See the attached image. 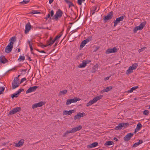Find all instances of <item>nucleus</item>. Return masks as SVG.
Segmentation results:
<instances>
[{
    "label": "nucleus",
    "mask_w": 150,
    "mask_h": 150,
    "mask_svg": "<svg viewBox=\"0 0 150 150\" xmlns=\"http://www.w3.org/2000/svg\"><path fill=\"white\" fill-rule=\"evenodd\" d=\"M16 39L15 37H12L10 39V42L5 48V51L6 52L9 53L11 52L13 48L14 42L16 40Z\"/></svg>",
    "instance_id": "nucleus-1"
},
{
    "label": "nucleus",
    "mask_w": 150,
    "mask_h": 150,
    "mask_svg": "<svg viewBox=\"0 0 150 150\" xmlns=\"http://www.w3.org/2000/svg\"><path fill=\"white\" fill-rule=\"evenodd\" d=\"M20 75L18 76V77H15L12 83V87L13 89H14L18 87L20 84L19 81L18 77Z\"/></svg>",
    "instance_id": "nucleus-2"
},
{
    "label": "nucleus",
    "mask_w": 150,
    "mask_h": 150,
    "mask_svg": "<svg viewBox=\"0 0 150 150\" xmlns=\"http://www.w3.org/2000/svg\"><path fill=\"white\" fill-rule=\"evenodd\" d=\"M63 14V12L60 9H59L57 11L55 14L54 15V18L56 21H57L59 18H60L61 17ZM52 18L53 19V18Z\"/></svg>",
    "instance_id": "nucleus-3"
},
{
    "label": "nucleus",
    "mask_w": 150,
    "mask_h": 150,
    "mask_svg": "<svg viewBox=\"0 0 150 150\" xmlns=\"http://www.w3.org/2000/svg\"><path fill=\"white\" fill-rule=\"evenodd\" d=\"M146 22L144 21L141 23L139 26L135 27L133 30L134 32L136 33L138 30H142L146 24Z\"/></svg>",
    "instance_id": "nucleus-4"
},
{
    "label": "nucleus",
    "mask_w": 150,
    "mask_h": 150,
    "mask_svg": "<svg viewBox=\"0 0 150 150\" xmlns=\"http://www.w3.org/2000/svg\"><path fill=\"white\" fill-rule=\"evenodd\" d=\"M113 16V12L111 11L109 12L106 16L103 17L104 21L106 22L107 21H109L111 20Z\"/></svg>",
    "instance_id": "nucleus-5"
},
{
    "label": "nucleus",
    "mask_w": 150,
    "mask_h": 150,
    "mask_svg": "<svg viewBox=\"0 0 150 150\" xmlns=\"http://www.w3.org/2000/svg\"><path fill=\"white\" fill-rule=\"evenodd\" d=\"M125 17V15H123L120 17L117 18L116 20L114 21V26H116L117 24L119 23L120 21H122L124 18Z\"/></svg>",
    "instance_id": "nucleus-6"
},
{
    "label": "nucleus",
    "mask_w": 150,
    "mask_h": 150,
    "mask_svg": "<svg viewBox=\"0 0 150 150\" xmlns=\"http://www.w3.org/2000/svg\"><path fill=\"white\" fill-rule=\"evenodd\" d=\"M82 126L81 125H79L78 127L73 128L71 130H70L69 131H67L66 133H67V134L69 133H73L77 131L80 130Z\"/></svg>",
    "instance_id": "nucleus-7"
},
{
    "label": "nucleus",
    "mask_w": 150,
    "mask_h": 150,
    "mask_svg": "<svg viewBox=\"0 0 150 150\" xmlns=\"http://www.w3.org/2000/svg\"><path fill=\"white\" fill-rule=\"evenodd\" d=\"M21 110V108L20 107H18L14 108L12 110H11L8 113V115H12L18 112H19Z\"/></svg>",
    "instance_id": "nucleus-8"
},
{
    "label": "nucleus",
    "mask_w": 150,
    "mask_h": 150,
    "mask_svg": "<svg viewBox=\"0 0 150 150\" xmlns=\"http://www.w3.org/2000/svg\"><path fill=\"white\" fill-rule=\"evenodd\" d=\"M21 110V108L20 107H18L14 108L12 110H11L8 113V115H12L18 112H19Z\"/></svg>",
    "instance_id": "nucleus-9"
},
{
    "label": "nucleus",
    "mask_w": 150,
    "mask_h": 150,
    "mask_svg": "<svg viewBox=\"0 0 150 150\" xmlns=\"http://www.w3.org/2000/svg\"><path fill=\"white\" fill-rule=\"evenodd\" d=\"M117 49L115 47H114L112 48H109L106 51V54H108L112 53L117 52Z\"/></svg>",
    "instance_id": "nucleus-10"
},
{
    "label": "nucleus",
    "mask_w": 150,
    "mask_h": 150,
    "mask_svg": "<svg viewBox=\"0 0 150 150\" xmlns=\"http://www.w3.org/2000/svg\"><path fill=\"white\" fill-rule=\"evenodd\" d=\"M133 133H129L127 134V135L124 137V139L125 141H128L130 140L131 137L133 135Z\"/></svg>",
    "instance_id": "nucleus-11"
},
{
    "label": "nucleus",
    "mask_w": 150,
    "mask_h": 150,
    "mask_svg": "<svg viewBox=\"0 0 150 150\" xmlns=\"http://www.w3.org/2000/svg\"><path fill=\"white\" fill-rule=\"evenodd\" d=\"M38 86H35L29 88L26 91V93H28L33 92L36 90V89L38 88Z\"/></svg>",
    "instance_id": "nucleus-12"
},
{
    "label": "nucleus",
    "mask_w": 150,
    "mask_h": 150,
    "mask_svg": "<svg viewBox=\"0 0 150 150\" xmlns=\"http://www.w3.org/2000/svg\"><path fill=\"white\" fill-rule=\"evenodd\" d=\"M85 114L83 112V113L79 112L77 115H75L74 117V120H76L77 119H80L81 117H83L85 116Z\"/></svg>",
    "instance_id": "nucleus-13"
},
{
    "label": "nucleus",
    "mask_w": 150,
    "mask_h": 150,
    "mask_svg": "<svg viewBox=\"0 0 150 150\" xmlns=\"http://www.w3.org/2000/svg\"><path fill=\"white\" fill-rule=\"evenodd\" d=\"M31 27L32 26L29 22L26 24L25 31V33L26 34L29 31Z\"/></svg>",
    "instance_id": "nucleus-14"
},
{
    "label": "nucleus",
    "mask_w": 150,
    "mask_h": 150,
    "mask_svg": "<svg viewBox=\"0 0 150 150\" xmlns=\"http://www.w3.org/2000/svg\"><path fill=\"white\" fill-rule=\"evenodd\" d=\"M8 60L5 58L4 56L2 55L0 57V62L4 64L8 62Z\"/></svg>",
    "instance_id": "nucleus-15"
},
{
    "label": "nucleus",
    "mask_w": 150,
    "mask_h": 150,
    "mask_svg": "<svg viewBox=\"0 0 150 150\" xmlns=\"http://www.w3.org/2000/svg\"><path fill=\"white\" fill-rule=\"evenodd\" d=\"M82 24V22L79 21L75 23L73 26L74 28H76L75 30H77L80 28V27H78Z\"/></svg>",
    "instance_id": "nucleus-16"
},
{
    "label": "nucleus",
    "mask_w": 150,
    "mask_h": 150,
    "mask_svg": "<svg viewBox=\"0 0 150 150\" xmlns=\"http://www.w3.org/2000/svg\"><path fill=\"white\" fill-rule=\"evenodd\" d=\"M142 125L140 123H139L137 126V127L135 128L134 133H135L137 132L140 130L142 128Z\"/></svg>",
    "instance_id": "nucleus-17"
},
{
    "label": "nucleus",
    "mask_w": 150,
    "mask_h": 150,
    "mask_svg": "<svg viewBox=\"0 0 150 150\" xmlns=\"http://www.w3.org/2000/svg\"><path fill=\"white\" fill-rule=\"evenodd\" d=\"M74 110H71L69 111L65 110L63 112V115H71L73 113L72 111L74 112Z\"/></svg>",
    "instance_id": "nucleus-18"
},
{
    "label": "nucleus",
    "mask_w": 150,
    "mask_h": 150,
    "mask_svg": "<svg viewBox=\"0 0 150 150\" xmlns=\"http://www.w3.org/2000/svg\"><path fill=\"white\" fill-rule=\"evenodd\" d=\"M96 102V100L95 98H93V100H90L88 103H87L86 106L87 107H88Z\"/></svg>",
    "instance_id": "nucleus-19"
},
{
    "label": "nucleus",
    "mask_w": 150,
    "mask_h": 150,
    "mask_svg": "<svg viewBox=\"0 0 150 150\" xmlns=\"http://www.w3.org/2000/svg\"><path fill=\"white\" fill-rule=\"evenodd\" d=\"M98 145V143L97 142H95L92 143V144L87 146V147L88 148H91L93 147H95L97 146Z\"/></svg>",
    "instance_id": "nucleus-20"
},
{
    "label": "nucleus",
    "mask_w": 150,
    "mask_h": 150,
    "mask_svg": "<svg viewBox=\"0 0 150 150\" xmlns=\"http://www.w3.org/2000/svg\"><path fill=\"white\" fill-rule=\"evenodd\" d=\"M143 143V141L142 140H140L138 142L135 143L132 146V147H135L138 146L139 144Z\"/></svg>",
    "instance_id": "nucleus-21"
},
{
    "label": "nucleus",
    "mask_w": 150,
    "mask_h": 150,
    "mask_svg": "<svg viewBox=\"0 0 150 150\" xmlns=\"http://www.w3.org/2000/svg\"><path fill=\"white\" fill-rule=\"evenodd\" d=\"M23 140H20L16 144L15 146L16 147H20L22 146L24 143V142L23 141Z\"/></svg>",
    "instance_id": "nucleus-22"
},
{
    "label": "nucleus",
    "mask_w": 150,
    "mask_h": 150,
    "mask_svg": "<svg viewBox=\"0 0 150 150\" xmlns=\"http://www.w3.org/2000/svg\"><path fill=\"white\" fill-rule=\"evenodd\" d=\"M87 64V62L85 61H83L82 64H80L78 66L79 68H83L86 66Z\"/></svg>",
    "instance_id": "nucleus-23"
},
{
    "label": "nucleus",
    "mask_w": 150,
    "mask_h": 150,
    "mask_svg": "<svg viewBox=\"0 0 150 150\" xmlns=\"http://www.w3.org/2000/svg\"><path fill=\"white\" fill-rule=\"evenodd\" d=\"M133 70L134 69L132 68L131 67H129L128 69L126 71V74L127 75H129L130 74L132 73L133 71Z\"/></svg>",
    "instance_id": "nucleus-24"
},
{
    "label": "nucleus",
    "mask_w": 150,
    "mask_h": 150,
    "mask_svg": "<svg viewBox=\"0 0 150 150\" xmlns=\"http://www.w3.org/2000/svg\"><path fill=\"white\" fill-rule=\"evenodd\" d=\"M65 2L67 3L69 6V7L70 8L71 6H74V4L71 2L69 0H64Z\"/></svg>",
    "instance_id": "nucleus-25"
},
{
    "label": "nucleus",
    "mask_w": 150,
    "mask_h": 150,
    "mask_svg": "<svg viewBox=\"0 0 150 150\" xmlns=\"http://www.w3.org/2000/svg\"><path fill=\"white\" fill-rule=\"evenodd\" d=\"M122 124L121 123H119L118 125L116 126L115 128V129L116 130H119V129H122Z\"/></svg>",
    "instance_id": "nucleus-26"
},
{
    "label": "nucleus",
    "mask_w": 150,
    "mask_h": 150,
    "mask_svg": "<svg viewBox=\"0 0 150 150\" xmlns=\"http://www.w3.org/2000/svg\"><path fill=\"white\" fill-rule=\"evenodd\" d=\"M67 90H65L64 91H60L58 95L60 96L62 95H64L67 93Z\"/></svg>",
    "instance_id": "nucleus-27"
},
{
    "label": "nucleus",
    "mask_w": 150,
    "mask_h": 150,
    "mask_svg": "<svg viewBox=\"0 0 150 150\" xmlns=\"http://www.w3.org/2000/svg\"><path fill=\"white\" fill-rule=\"evenodd\" d=\"M114 144V142L112 141L106 142L104 145H105L110 146Z\"/></svg>",
    "instance_id": "nucleus-28"
},
{
    "label": "nucleus",
    "mask_w": 150,
    "mask_h": 150,
    "mask_svg": "<svg viewBox=\"0 0 150 150\" xmlns=\"http://www.w3.org/2000/svg\"><path fill=\"white\" fill-rule=\"evenodd\" d=\"M138 86H134L130 90L128 91L129 93L132 92L134 90H135L138 88Z\"/></svg>",
    "instance_id": "nucleus-29"
},
{
    "label": "nucleus",
    "mask_w": 150,
    "mask_h": 150,
    "mask_svg": "<svg viewBox=\"0 0 150 150\" xmlns=\"http://www.w3.org/2000/svg\"><path fill=\"white\" fill-rule=\"evenodd\" d=\"M103 97V95H100L97 96H96L95 97H94V98H95V99L96 100L97 102L98 100H100V99H101Z\"/></svg>",
    "instance_id": "nucleus-30"
},
{
    "label": "nucleus",
    "mask_w": 150,
    "mask_h": 150,
    "mask_svg": "<svg viewBox=\"0 0 150 150\" xmlns=\"http://www.w3.org/2000/svg\"><path fill=\"white\" fill-rule=\"evenodd\" d=\"M19 94H18V93L17 91L16 92V93H14L13 94H12L11 95V98L13 99L14 97L17 98L18 97V96L19 95Z\"/></svg>",
    "instance_id": "nucleus-31"
},
{
    "label": "nucleus",
    "mask_w": 150,
    "mask_h": 150,
    "mask_svg": "<svg viewBox=\"0 0 150 150\" xmlns=\"http://www.w3.org/2000/svg\"><path fill=\"white\" fill-rule=\"evenodd\" d=\"M25 57L24 56H21L19 57V58L18 59V60L19 62H21L22 61H24L25 60Z\"/></svg>",
    "instance_id": "nucleus-32"
},
{
    "label": "nucleus",
    "mask_w": 150,
    "mask_h": 150,
    "mask_svg": "<svg viewBox=\"0 0 150 150\" xmlns=\"http://www.w3.org/2000/svg\"><path fill=\"white\" fill-rule=\"evenodd\" d=\"M52 39L51 38H50L49 39V41L51 42L49 44V45H50V46L52 45L56 41L54 39L52 40Z\"/></svg>",
    "instance_id": "nucleus-33"
},
{
    "label": "nucleus",
    "mask_w": 150,
    "mask_h": 150,
    "mask_svg": "<svg viewBox=\"0 0 150 150\" xmlns=\"http://www.w3.org/2000/svg\"><path fill=\"white\" fill-rule=\"evenodd\" d=\"M72 103L76 102L77 101L80 100V99L77 97L74 98V99H71Z\"/></svg>",
    "instance_id": "nucleus-34"
},
{
    "label": "nucleus",
    "mask_w": 150,
    "mask_h": 150,
    "mask_svg": "<svg viewBox=\"0 0 150 150\" xmlns=\"http://www.w3.org/2000/svg\"><path fill=\"white\" fill-rule=\"evenodd\" d=\"M86 43V41H84V40L83 41L81 44L80 46V48H82Z\"/></svg>",
    "instance_id": "nucleus-35"
},
{
    "label": "nucleus",
    "mask_w": 150,
    "mask_h": 150,
    "mask_svg": "<svg viewBox=\"0 0 150 150\" xmlns=\"http://www.w3.org/2000/svg\"><path fill=\"white\" fill-rule=\"evenodd\" d=\"M138 66V64L136 63H135V64H133L132 65V66H131V67H132V68L134 70V69H136L137 68Z\"/></svg>",
    "instance_id": "nucleus-36"
},
{
    "label": "nucleus",
    "mask_w": 150,
    "mask_h": 150,
    "mask_svg": "<svg viewBox=\"0 0 150 150\" xmlns=\"http://www.w3.org/2000/svg\"><path fill=\"white\" fill-rule=\"evenodd\" d=\"M112 88V86H110L107 87L105 89L106 92H108L110 91L111 90Z\"/></svg>",
    "instance_id": "nucleus-37"
},
{
    "label": "nucleus",
    "mask_w": 150,
    "mask_h": 150,
    "mask_svg": "<svg viewBox=\"0 0 150 150\" xmlns=\"http://www.w3.org/2000/svg\"><path fill=\"white\" fill-rule=\"evenodd\" d=\"M122 125V127H127L129 125V123L128 122L126 123H121Z\"/></svg>",
    "instance_id": "nucleus-38"
},
{
    "label": "nucleus",
    "mask_w": 150,
    "mask_h": 150,
    "mask_svg": "<svg viewBox=\"0 0 150 150\" xmlns=\"http://www.w3.org/2000/svg\"><path fill=\"white\" fill-rule=\"evenodd\" d=\"M36 104L37 107H41L44 104V103L42 102H39L38 103H36Z\"/></svg>",
    "instance_id": "nucleus-39"
},
{
    "label": "nucleus",
    "mask_w": 150,
    "mask_h": 150,
    "mask_svg": "<svg viewBox=\"0 0 150 150\" xmlns=\"http://www.w3.org/2000/svg\"><path fill=\"white\" fill-rule=\"evenodd\" d=\"M30 0H23V1L21 2L20 3L22 4H25L28 3Z\"/></svg>",
    "instance_id": "nucleus-40"
},
{
    "label": "nucleus",
    "mask_w": 150,
    "mask_h": 150,
    "mask_svg": "<svg viewBox=\"0 0 150 150\" xmlns=\"http://www.w3.org/2000/svg\"><path fill=\"white\" fill-rule=\"evenodd\" d=\"M40 13L39 12H38L36 11H33L30 12L29 14H40Z\"/></svg>",
    "instance_id": "nucleus-41"
},
{
    "label": "nucleus",
    "mask_w": 150,
    "mask_h": 150,
    "mask_svg": "<svg viewBox=\"0 0 150 150\" xmlns=\"http://www.w3.org/2000/svg\"><path fill=\"white\" fill-rule=\"evenodd\" d=\"M71 99H69L67 100L66 104L67 105L70 104L71 103H72Z\"/></svg>",
    "instance_id": "nucleus-42"
},
{
    "label": "nucleus",
    "mask_w": 150,
    "mask_h": 150,
    "mask_svg": "<svg viewBox=\"0 0 150 150\" xmlns=\"http://www.w3.org/2000/svg\"><path fill=\"white\" fill-rule=\"evenodd\" d=\"M71 37L73 38H76L77 37V33H72L71 34Z\"/></svg>",
    "instance_id": "nucleus-43"
},
{
    "label": "nucleus",
    "mask_w": 150,
    "mask_h": 150,
    "mask_svg": "<svg viewBox=\"0 0 150 150\" xmlns=\"http://www.w3.org/2000/svg\"><path fill=\"white\" fill-rule=\"evenodd\" d=\"M144 115H147L149 114V111L147 110H145L143 112Z\"/></svg>",
    "instance_id": "nucleus-44"
},
{
    "label": "nucleus",
    "mask_w": 150,
    "mask_h": 150,
    "mask_svg": "<svg viewBox=\"0 0 150 150\" xmlns=\"http://www.w3.org/2000/svg\"><path fill=\"white\" fill-rule=\"evenodd\" d=\"M5 88L4 87H0V94L3 93V92L4 91Z\"/></svg>",
    "instance_id": "nucleus-45"
},
{
    "label": "nucleus",
    "mask_w": 150,
    "mask_h": 150,
    "mask_svg": "<svg viewBox=\"0 0 150 150\" xmlns=\"http://www.w3.org/2000/svg\"><path fill=\"white\" fill-rule=\"evenodd\" d=\"M92 38V37H88L84 41H86V43L88 42L90 40H91V39Z\"/></svg>",
    "instance_id": "nucleus-46"
},
{
    "label": "nucleus",
    "mask_w": 150,
    "mask_h": 150,
    "mask_svg": "<svg viewBox=\"0 0 150 150\" xmlns=\"http://www.w3.org/2000/svg\"><path fill=\"white\" fill-rule=\"evenodd\" d=\"M62 34H61V33L59 35H57V36H56L55 37V38H54V39L55 40H56L57 39L60 38L62 36Z\"/></svg>",
    "instance_id": "nucleus-47"
},
{
    "label": "nucleus",
    "mask_w": 150,
    "mask_h": 150,
    "mask_svg": "<svg viewBox=\"0 0 150 150\" xmlns=\"http://www.w3.org/2000/svg\"><path fill=\"white\" fill-rule=\"evenodd\" d=\"M97 7V6H94L93 7V10H92L91 11V12H92V15H93L94 13L95 12V11Z\"/></svg>",
    "instance_id": "nucleus-48"
},
{
    "label": "nucleus",
    "mask_w": 150,
    "mask_h": 150,
    "mask_svg": "<svg viewBox=\"0 0 150 150\" xmlns=\"http://www.w3.org/2000/svg\"><path fill=\"white\" fill-rule=\"evenodd\" d=\"M146 48V47H144L143 48L140 49L138 50V52L139 53H140L142 52Z\"/></svg>",
    "instance_id": "nucleus-49"
},
{
    "label": "nucleus",
    "mask_w": 150,
    "mask_h": 150,
    "mask_svg": "<svg viewBox=\"0 0 150 150\" xmlns=\"http://www.w3.org/2000/svg\"><path fill=\"white\" fill-rule=\"evenodd\" d=\"M71 16H72V18H73V19H75L76 18V14L74 12H73V13L72 14H71Z\"/></svg>",
    "instance_id": "nucleus-50"
},
{
    "label": "nucleus",
    "mask_w": 150,
    "mask_h": 150,
    "mask_svg": "<svg viewBox=\"0 0 150 150\" xmlns=\"http://www.w3.org/2000/svg\"><path fill=\"white\" fill-rule=\"evenodd\" d=\"M50 15L52 17H53L54 14V12L53 10H52L50 12H49Z\"/></svg>",
    "instance_id": "nucleus-51"
},
{
    "label": "nucleus",
    "mask_w": 150,
    "mask_h": 150,
    "mask_svg": "<svg viewBox=\"0 0 150 150\" xmlns=\"http://www.w3.org/2000/svg\"><path fill=\"white\" fill-rule=\"evenodd\" d=\"M24 91V89L22 88H20L19 89L18 91H17V92L18 93V94H19V93L22 92V91Z\"/></svg>",
    "instance_id": "nucleus-52"
},
{
    "label": "nucleus",
    "mask_w": 150,
    "mask_h": 150,
    "mask_svg": "<svg viewBox=\"0 0 150 150\" xmlns=\"http://www.w3.org/2000/svg\"><path fill=\"white\" fill-rule=\"evenodd\" d=\"M26 80L25 78H23L21 79L20 82L19 83L20 84L23 83L24 81H25Z\"/></svg>",
    "instance_id": "nucleus-53"
},
{
    "label": "nucleus",
    "mask_w": 150,
    "mask_h": 150,
    "mask_svg": "<svg viewBox=\"0 0 150 150\" xmlns=\"http://www.w3.org/2000/svg\"><path fill=\"white\" fill-rule=\"evenodd\" d=\"M37 107V106L36 103L34 104L32 106V108L33 109L36 108Z\"/></svg>",
    "instance_id": "nucleus-54"
},
{
    "label": "nucleus",
    "mask_w": 150,
    "mask_h": 150,
    "mask_svg": "<svg viewBox=\"0 0 150 150\" xmlns=\"http://www.w3.org/2000/svg\"><path fill=\"white\" fill-rule=\"evenodd\" d=\"M82 0H78L77 1V3L78 4L81 5L82 4Z\"/></svg>",
    "instance_id": "nucleus-55"
},
{
    "label": "nucleus",
    "mask_w": 150,
    "mask_h": 150,
    "mask_svg": "<svg viewBox=\"0 0 150 150\" xmlns=\"http://www.w3.org/2000/svg\"><path fill=\"white\" fill-rule=\"evenodd\" d=\"M50 13H49L46 16V17L45 18V19L47 20V19L49 18L50 17Z\"/></svg>",
    "instance_id": "nucleus-56"
},
{
    "label": "nucleus",
    "mask_w": 150,
    "mask_h": 150,
    "mask_svg": "<svg viewBox=\"0 0 150 150\" xmlns=\"http://www.w3.org/2000/svg\"><path fill=\"white\" fill-rule=\"evenodd\" d=\"M63 16L65 19L68 17V15L65 13L64 14L63 13Z\"/></svg>",
    "instance_id": "nucleus-57"
},
{
    "label": "nucleus",
    "mask_w": 150,
    "mask_h": 150,
    "mask_svg": "<svg viewBox=\"0 0 150 150\" xmlns=\"http://www.w3.org/2000/svg\"><path fill=\"white\" fill-rule=\"evenodd\" d=\"M39 46H40V47H47V45H43L42 44V43H41V45H40Z\"/></svg>",
    "instance_id": "nucleus-58"
},
{
    "label": "nucleus",
    "mask_w": 150,
    "mask_h": 150,
    "mask_svg": "<svg viewBox=\"0 0 150 150\" xmlns=\"http://www.w3.org/2000/svg\"><path fill=\"white\" fill-rule=\"evenodd\" d=\"M96 70L95 68H93L91 72L93 73H94L96 71Z\"/></svg>",
    "instance_id": "nucleus-59"
},
{
    "label": "nucleus",
    "mask_w": 150,
    "mask_h": 150,
    "mask_svg": "<svg viewBox=\"0 0 150 150\" xmlns=\"http://www.w3.org/2000/svg\"><path fill=\"white\" fill-rule=\"evenodd\" d=\"M99 48H100V47L99 46L96 47L95 48V50H94V52L96 51L97 50H98L99 49Z\"/></svg>",
    "instance_id": "nucleus-60"
},
{
    "label": "nucleus",
    "mask_w": 150,
    "mask_h": 150,
    "mask_svg": "<svg viewBox=\"0 0 150 150\" xmlns=\"http://www.w3.org/2000/svg\"><path fill=\"white\" fill-rule=\"evenodd\" d=\"M26 56H27L28 57V60H29L30 61H32V59H31V58H30V57L28 56V55H26Z\"/></svg>",
    "instance_id": "nucleus-61"
},
{
    "label": "nucleus",
    "mask_w": 150,
    "mask_h": 150,
    "mask_svg": "<svg viewBox=\"0 0 150 150\" xmlns=\"http://www.w3.org/2000/svg\"><path fill=\"white\" fill-rule=\"evenodd\" d=\"M110 77V76L109 77L108 76L106 77L105 78H104V80L106 81L107 80H108Z\"/></svg>",
    "instance_id": "nucleus-62"
},
{
    "label": "nucleus",
    "mask_w": 150,
    "mask_h": 150,
    "mask_svg": "<svg viewBox=\"0 0 150 150\" xmlns=\"http://www.w3.org/2000/svg\"><path fill=\"white\" fill-rule=\"evenodd\" d=\"M29 47H30V51H33V48L32 45V44L31 45H29Z\"/></svg>",
    "instance_id": "nucleus-63"
},
{
    "label": "nucleus",
    "mask_w": 150,
    "mask_h": 150,
    "mask_svg": "<svg viewBox=\"0 0 150 150\" xmlns=\"http://www.w3.org/2000/svg\"><path fill=\"white\" fill-rule=\"evenodd\" d=\"M105 91V89H103V90L100 91V93H103L105 92H106V91Z\"/></svg>",
    "instance_id": "nucleus-64"
}]
</instances>
